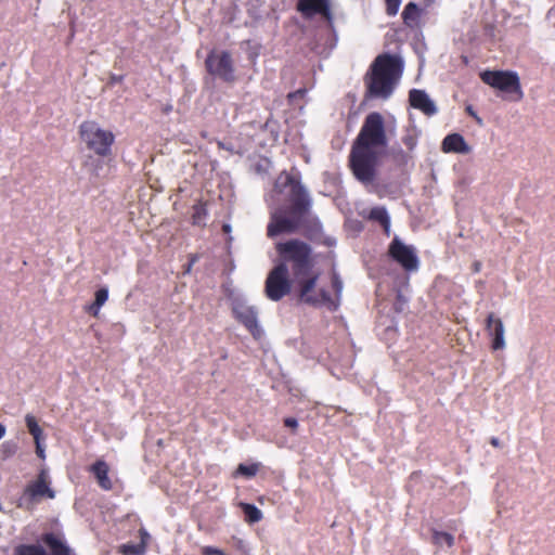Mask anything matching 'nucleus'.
Listing matches in <instances>:
<instances>
[{
    "label": "nucleus",
    "mask_w": 555,
    "mask_h": 555,
    "mask_svg": "<svg viewBox=\"0 0 555 555\" xmlns=\"http://www.w3.org/2000/svg\"><path fill=\"white\" fill-rule=\"evenodd\" d=\"M287 189L285 201L289 206L271 214L267 235L272 238L283 233H296L301 230L305 236L311 238L312 234L319 233L322 228L319 219L311 216V198L298 177L283 171L274 183V191L278 194H284Z\"/></svg>",
    "instance_id": "1"
},
{
    "label": "nucleus",
    "mask_w": 555,
    "mask_h": 555,
    "mask_svg": "<svg viewBox=\"0 0 555 555\" xmlns=\"http://www.w3.org/2000/svg\"><path fill=\"white\" fill-rule=\"evenodd\" d=\"M387 144L388 138L383 115L378 112L367 114L349 155V167L357 180L364 184H370L375 180L379 150L386 147Z\"/></svg>",
    "instance_id": "2"
},
{
    "label": "nucleus",
    "mask_w": 555,
    "mask_h": 555,
    "mask_svg": "<svg viewBox=\"0 0 555 555\" xmlns=\"http://www.w3.org/2000/svg\"><path fill=\"white\" fill-rule=\"evenodd\" d=\"M404 62L398 54H378L364 75L365 96L387 100L399 85Z\"/></svg>",
    "instance_id": "3"
},
{
    "label": "nucleus",
    "mask_w": 555,
    "mask_h": 555,
    "mask_svg": "<svg viewBox=\"0 0 555 555\" xmlns=\"http://www.w3.org/2000/svg\"><path fill=\"white\" fill-rule=\"evenodd\" d=\"M275 250L280 258L279 263L289 267L294 279L308 275L314 267L312 247L299 238L279 242L275 244Z\"/></svg>",
    "instance_id": "4"
},
{
    "label": "nucleus",
    "mask_w": 555,
    "mask_h": 555,
    "mask_svg": "<svg viewBox=\"0 0 555 555\" xmlns=\"http://www.w3.org/2000/svg\"><path fill=\"white\" fill-rule=\"evenodd\" d=\"M79 137L87 149L98 156L106 157L112 154V146L115 135L112 131L105 130L94 120H86L79 126Z\"/></svg>",
    "instance_id": "5"
},
{
    "label": "nucleus",
    "mask_w": 555,
    "mask_h": 555,
    "mask_svg": "<svg viewBox=\"0 0 555 555\" xmlns=\"http://www.w3.org/2000/svg\"><path fill=\"white\" fill-rule=\"evenodd\" d=\"M319 273L312 271L304 278L294 279L297 288L298 297L302 302L312 306H326L331 310L337 309V302L332 299V296L324 288L315 291Z\"/></svg>",
    "instance_id": "6"
},
{
    "label": "nucleus",
    "mask_w": 555,
    "mask_h": 555,
    "mask_svg": "<svg viewBox=\"0 0 555 555\" xmlns=\"http://www.w3.org/2000/svg\"><path fill=\"white\" fill-rule=\"evenodd\" d=\"M480 78L486 85L508 94L511 101H520L524 98L519 77L515 72L485 70Z\"/></svg>",
    "instance_id": "7"
},
{
    "label": "nucleus",
    "mask_w": 555,
    "mask_h": 555,
    "mask_svg": "<svg viewBox=\"0 0 555 555\" xmlns=\"http://www.w3.org/2000/svg\"><path fill=\"white\" fill-rule=\"evenodd\" d=\"M205 67L209 75L227 83L236 80L234 61L229 51H210L205 60Z\"/></svg>",
    "instance_id": "8"
},
{
    "label": "nucleus",
    "mask_w": 555,
    "mask_h": 555,
    "mask_svg": "<svg viewBox=\"0 0 555 555\" xmlns=\"http://www.w3.org/2000/svg\"><path fill=\"white\" fill-rule=\"evenodd\" d=\"M292 291V281L285 263H278L269 272L264 283V294L272 301H279Z\"/></svg>",
    "instance_id": "9"
},
{
    "label": "nucleus",
    "mask_w": 555,
    "mask_h": 555,
    "mask_svg": "<svg viewBox=\"0 0 555 555\" xmlns=\"http://www.w3.org/2000/svg\"><path fill=\"white\" fill-rule=\"evenodd\" d=\"M55 492L50 488V481L48 473L42 469L38 474L36 480L29 482L21 498V502L18 504L20 507L26 506L30 508L34 504L40 502L42 499H54Z\"/></svg>",
    "instance_id": "10"
},
{
    "label": "nucleus",
    "mask_w": 555,
    "mask_h": 555,
    "mask_svg": "<svg viewBox=\"0 0 555 555\" xmlns=\"http://www.w3.org/2000/svg\"><path fill=\"white\" fill-rule=\"evenodd\" d=\"M389 256L397 261L405 271H416L418 269V258L412 246L403 244L395 237L389 245Z\"/></svg>",
    "instance_id": "11"
},
{
    "label": "nucleus",
    "mask_w": 555,
    "mask_h": 555,
    "mask_svg": "<svg viewBox=\"0 0 555 555\" xmlns=\"http://www.w3.org/2000/svg\"><path fill=\"white\" fill-rule=\"evenodd\" d=\"M232 311L235 319L241 322L254 337L258 338L261 335V330L257 320V312L253 307L246 306L243 302H237L233 306Z\"/></svg>",
    "instance_id": "12"
},
{
    "label": "nucleus",
    "mask_w": 555,
    "mask_h": 555,
    "mask_svg": "<svg viewBox=\"0 0 555 555\" xmlns=\"http://www.w3.org/2000/svg\"><path fill=\"white\" fill-rule=\"evenodd\" d=\"M409 104L411 107L421 111L426 116H434L438 109L429 95L421 89H411L409 91Z\"/></svg>",
    "instance_id": "13"
},
{
    "label": "nucleus",
    "mask_w": 555,
    "mask_h": 555,
    "mask_svg": "<svg viewBox=\"0 0 555 555\" xmlns=\"http://www.w3.org/2000/svg\"><path fill=\"white\" fill-rule=\"evenodd\" d=\"M486 331L488 335L492 337L491 347L493 350H501L505 348L504 324L493 312L489 313L486 319Z\"/></svg>",
    "instance_id": "14"
},
{
    "label": "nucleus",
    "mask_w": 555,
    "mask_h": 555,
    "mask_svg": "<svg viewBox=\"0 0 555 555\" xmlns=\"http://www.w3.org/2000/svg\"><path fill=\"white\" fill-rule=\"evenodd\" d=\"M297 10L307 17L315 14H320L326 18L331 17L328 0H298Z\"/></svg>",
    "instance_id": "15"
},
{
    "label": "nucleus",
    "mask_w": 555,
    "mask_h": 555,
    "mask_svg": "<svg viewBox=\"0 0 555 555\" xmlns=\"http://www.w3.org/2000/svg\"><path fill=\"white\" fill-rule=\"evenodd\" d=\"M89 470H90V473L93 474V476L96 479V482L101 489H103L105 491H109L113 489V482H112L111 478L108 477L109 466L105 461L96 460L90 466Z\"/></svg>",
    "instance_id": "16"
},
{
    "label": "nucleus",
    "mask_w": 555,
    "mask_h": 555,
    "mask_svg": "<svg viewBox=\"0 0 555 555\" xmlns=\"http://www.w3.org/2000/svg\"><path fill=\"white\" fill-rule=\"evenodd\" d=\"M441 150L444 153H460L467 154L470 151V147L466 143L463 135L460 133H451L448 134L441 143Z\"/></svg>",
    "instance_id": "17"
},
{
    "label": "nucleus",
    "mask_w": 555,
    "mask_h": 555,
    "mask_svg": "<svg viewBox=\"0 0 555 555\" xmlns=\"http://www.w3.org/2000/svg\"><path fill=\"white\" fill-rule=\"evenodd\" d=\"M41 541L49 547L51 555H75L70 547L52 532L42 534Z\"/></svg>",
    "instance_id": "18"
},
{
    "label": "nucleus",
    "mask_w": 555,
    "mask_h": 555,
    "mask_svg": "<svg viewBox=\"0 0 555 555\" xmlns=\"http://www.w3.org/2000/svg\"><path fill=\"white\" fill-rule=\"evenodd\" d=\"M422 15L423 10L414 2L406 3L401 14L403 24L410 28L418 26Z\"/></svg>",
    "instance_id": "19"
},
{
    "label": "nucleus",
    "mask_w": 555,
    "mask_h": 555,
    "mask_svg": "<svg viewBox=\"0 0 555 555\" xmlns=\"http://www.w3.org/2000/svg\"><path fill=\"white\" fill-rule=\"evenodd\" d=\"M367 218L369 220L378 222L387 236L390 234V217L384 206L373 207L370 210Z\"/></svg>",
    "instance_id": "20"
},
{
    "label": "nucleus",
    "mask_w": 555,
    "mask_h": 555,
    "mask_svg": "<svg viewBox=\"0 0 555 555\" xmlns=\"http://www.w3.org/2000/svg\"><path fill=\"white\" fill-rule=\"evenodd\" d=\"M208 217V202L198 199L192 206L191 221L193 225L205 227Z\"/></svg>",
    "instance_id": "21"
},
{
    "label": "nucleus",
    "mask_w": 555,
    "mask_h": 555,
    "mask_svg": "<svg viewBox=\"0 0 555 555\" xmlns=\"http://www.w3.org/2000/svg\"><path fill=\"white\" fill-rule=\"evenodd\" d=\"M13 555H48L39 544H18L13 548Z\"/></svg>",
    "instance_id": "22"
},
{
    "label": "nucleus",
    "mask_w": 555,
    "mask_h": 555,
    "mask_svg": "<svg viewBox=\"0 0 555 555\" xmlns=\"http://www.w3.org/2000/svg\"><path fill=\"white\" fill-rule=\"evenodd\" d=\"M240 506L247 522L256 524L262 519V512L254 504L241 503Z\"/></svg>",
    "instance_id": "23"
},
{
    "label": "nucleus",
    "mask_w": 555,
    "mask_h": 555,
    "mask_svg": "<svg viewBox=\"0 0 555 555\" xmlns=\"http://www.w3.org/2000/svg\"><path fill=\"white\" fill-rule=\"evenodd\" d=\"M26 427L28 433L33 436L34 441L44 440L43 430L38 424L37 418L33 414H27L25 416Z\"/></svg>",
    "instance_id": "24"
},
{
    "label": "nucleus",
    "mask_w": 555,
    "mask_h": 555,
    "mask_svg": "<svg viewBox=\"0 0 555 555\" xmlns=\"http://www.w3.org/2000/svg\"><path fill=\"white\" fill-rule=\"evenodd\" d=\"M261 467L260 463H251V464H238L235 472L233 473V477L243 476L245 478L255 477Z\"/></svg>",
    "instance_id": "25"
},
{
    "label": "nucleus",
    "mask_w": 555,
    "mask_h": 555,
    "mask_svg": "<svg viewBox=\"0 0 555 555\" xmlns=\"http://www.w3.org/2000/svg\"><path fill=\"white\" fill-rule=\"evenodd\" d=\"M433 542L438 546L444 543L448 547H452L454 545V537L444 531L433 530Z\"/></svg>",
    "instance_id": "26"
},
{
    "label": "nucleus",
    "mask_w": 555,
    "mask_h": 555,
    "mask_svg": "<svg viewBox=\"0 0 555 555\" xmlns=\"http://www.w3.org/2000/svg\"><path fill=\"white\" fill-rule=\"evenodd\" d=\"M119 552L124 555H142L145 552V542L122 544L119 546Z\"/></svg>",
    "instance_id": "27"
},
{
    "label": "nucleus",
    "mask_w": 555,
    "mask_h": 555,
    "mask_svg": "<svg viewBox=\"0 0 555 555\" xmlns=\"http://www.w3.org/2000/svg\"><path fill=\"white\" fill-rule=\"evenodd\" d=\"M332 287L335 293V298L332 297V299L337 302V306L339 305V298L343 291V281L340 280L339 275L336 272H333L332 279H331Z\"/></svg>",
    "instance_id": "28"
},
{
    "label": "nucleus",
    "mask_w": 555,
    "mask_h": 555,
    "mask_svg": "<svg viewBox=\"0 0 555 555\" xmlns=\"http://www.w3.org/2000/svg\"><path fill=\"white\" fill-rule=\"evenodd\" d=\"M108 298V291L105 287H102L95 292L94 298V307L95 309H101V307L106 302Z\"/></svg>",
    "instance_id": "29"
},
{
    "label": "nucleus",
    "mask_w": 555,
    "mask_h": 555,
    "mask_svg": "<svg viewBox=\"0 0 555 555\" xmlns=\"http://www.w3.org/2000/svg\"><path fill=\"white\" fill-rule=\"evenodd\" d=\"M401 0H385V11L388 16H395L399 12Z\"/></svg>",
    "instance_id": "30"
},
{
    "label": "nucleus",
    "mask_w": 555,
    "mask_h": 555,
    "mask_svg": "<svg viewBox=\"0 0 555 555\" xmlns=\"http://www.w3.org/2000/svg\"><path fill=\"white\" fill-rule=\"evenodd\" d=\"M284 425L292 429V431L295 434L298 428V421L295 417H286L284 420Z\"/></svg>",
    "instance_id": "31"
},
{
    "label": "nucleus",
    "mask_w": 555,
    "mask_h": 555,
    "mask_svg": "<svg viewBox=\"0 0 555 555\" xmlns=\"http://www.w3.org/2000/svg\"><path fill=\"white\" fill-rule=\"evenodd\" d=\"M402 141L409 150H413L416 144V140L412 135L404 137Z\"/></svg>",
    "instance_id": "32"
},
{
    "label": "nucleus",
    "mask_w": 555,
    "mask_h": 555,
    "mask_svg": "<svg viewBox=\"0 0 555 555\" xmlns=\"http://www.w3.org/2000/svg\"><path fill=\"white\" fill-rule=\"evenodd\" d=\"M197 260H198V256H197V255H191V256H190L189 263L185 266L184 273H190V272H191L192 267L194 266V263H195Z\"/></svg>",
    "instance_id": "33"
},
{
    "label": "nucleus",
    "mask_w": 555,
    "mask_h": 555,
    "mask_svg": "<svg viewBox=\"0 0 555 555\" xmlns=\"http://www.w3.org/2000/svg\"><path fill=\"white\" fill-rule=\"evenodd\" d=\"M305 94H306V89H299V90H297L295 92H291L288 94V99L292 101V100H294L296 98H304Z\"/></svg>",
    "instance_id": "34"
},
{
    "label": "nucleus",
    "mask_w": 555,
    "mask_h": 555,
    "mask_svg": "<svg viewBox=\"0 0 555 555\" xmlns=\"http://www.w3.org/2000/svg\"><path fill=\"white\" fill-rule=\"evenodd\" d=\"M41 442H42V440L35 441V444H36V453H37V455H38L40 459H43V457H44V449L42 448Z\"/></svg>",
    "instance_id": "35"
},
{
    "label": "nucleus",
    "mask_w": 555,
    "mask_h": 555,
    "mask_svg": "<svg viewBox=\"0 0 555 555\" xmlns=\"http://www.w3.org/2000/svg\"><path fill=\"white\" fill-rule=\"evenodd\" d=\"M466 112H467L470 116H473L479 125L482 122L481 118H480V117H479V116L474 112V109H473V107H472V106H467V107H466Z\"/></svg>",
    "instance_id": "36"
},
{
    "label": "nucleus",
    "mask_w": 555,
    "mask_h": 555,
    "mask_svg": "<svg viewBox=\"0 0 555 555\" xmlns=\"http://www.w3.org/2000/svg\"><path fill=\"white\" fill-rule=\"evenodd\" d=\"M87 311L92 314L93 317H98L100 309H95L94 301L88 307Z\"/></svg>",
    "instance_id": "37"
},
{
    "label": "nucleus",
    "mask_w": 555,
    "mask_h": 555,
    "mask_svg": "<svg viewBox=\"0 0 555 555\" xmlns=\"http://www.w3.org/2000/svg\"><path fill=\"white\" fill-rule=\"evenodd\" d=\"M111 80H112V82L120 83V82H122V80H124V76H122V75H119V76H117V75H113V76L111 77Z\"/></svg>",
    "instance_id": "38"
},
{
    "label": "nucleus",
    "mask_w": 555,
    "mask_h": 555,
    "mask_svg": "<svg viewBox=\"0 0 555 555\" xmlns=\"http://www.w3.org/2000/svg\"><path fill=\"white\" fill-rule=\"evenodd\" d=\"M490 443L494 448H500L501 447V442H500L499 438H496V437H492L490 439Z\"/></svg>",
    "instance_id": "39"
},
{
    "label": "nucleus",
    "mask_w": 555,
    "mask_h": 555,
    "mask_svg": "<svg viewBox=\"0 0 555 555\" xmlns=\"http://www.w3.org/2000/svg\"><path fill=\"white\" fill-rule=\"evenodd\" d=\"M480 269H481V263H480L479 261H475V262L473 263V271H474L475 273H478V272L480 271Z\"/></svg>",
    "instance_id": "40"
},
{
    "label": "nucleus",
    "mask_w": 555,
    "mask_h": 555,
    "mask_svg": "<svg viewBox=\"0 0 555 555\" xmlns=\"http://www.w3.org/2000/svg\"><path fill=\"white\" fill-rule=\"evenodd\" d=\"M5 431H7L5 426L0 423V440L4 437Z\"/></svg>",
    "instance_id": "41"
},
{
    "label": "nucleus",
    "mask_w": 555,
    "mask_h": 555,
    "mask_svg": "<svg viewBox=\"0 0 555 555\" xmlns=\"http://www.w3.org/2000/svg\"><path fill=\"white\" fill-rule=\"evenodd\" d=\"M229 229H230V227H229V225H223V230H224V231H228Z\"/></svg>",
    "instance_id": "42"
},
{
    "label": "nucleus",
    "mask_w": 555,
    "mask_h": 555,
    "mask_svg": "<svg viewBox=\"0 0 555 555\" xmlns=\"http://www.w3.org/2000/svg\"><path fill=\"white\" fill-rule=\"evenodd\" d=\"M401 156H402L403 158H405V157H406V155H405L403 152H401Z\"/></svg>",
    "instance_id": "43"
}]
</instances>
